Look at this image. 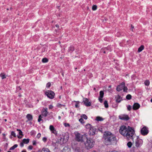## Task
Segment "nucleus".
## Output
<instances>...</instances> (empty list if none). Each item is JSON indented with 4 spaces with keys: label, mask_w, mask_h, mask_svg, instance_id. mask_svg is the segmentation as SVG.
<instances>
[{
    "label": "nucleus",
    "mask_w": 152,
    "mask_h": 152,
    "mask_svg": "<svg viewBox=\"0 0 152 152\" xmlns=\"http://www.w3.org/2000/svg\"><path fill=\"white\" fill-rule=\"evenodd\" d=\"M22 152H26L25 150H23Z\"/></svg>",
    "instance_id": "62"
},
{
    "label": "nucleus",
    "mask_w": 152,
    "mask_h": 152,
    "mask_svg": "<svg viewBox=\"0 0 152 152\" xmlns=\"http://www.w3.org/2000/svg\"><path fill=\"white\" fill-rule=\"evenodd\" d=\"M0 76L1 77L2 79H3L6 78V76L3 73H1L0 75Z\"/></svg>",
    "instance_id": "25"
},
{
    "label": "nucleus",
    "mask_w": 152,
    "mask_h": 152,
    "mask_svg": "<svg viewBox=\"0 0 152 152\" xmlns=\"http://www.w3.org/2000/svg\"><path fill=\"white\" fill-rule=\"evenodd\" d=\"M96 131V129L94 127H92L89 130V133L90 135H94L95 134Z\"/></svg>",
    "instance_id": "14"
},
{
    "label": "nucleus",
    "mask_w": 152,
    "mask_h": 152,
    "mask_svg": "<svg viewBox=\"0 0 152 152\" xmlns=\"http://www.w3.org/2000/svg\"><path fill=\"white\" fill-rule=\"evenodd\" d=\"M148 132V130L146 127H143L141 130V134L143 135H147Z\"/></svg>",
    "instance_id": "8"
},
{
    "label": "nucleus",
    "mask_w": 152,
    "mask_h": 152,
    "mask_svg": "<svg viewBox=\"0 0 152 152\" xmlns=\"http://www.w3.org/2000/svg\"><path fill=\"white\" fill-rule=\"evenodd\" d=\"M50 129L51 131H52L54 130V129H55V128L53 126L50 125Z\"/></svg>",
    "instance_id": "39"
},
{
    "label": "nucleus",
    "mask_w": 152,
    "mask_h": 152,
    "mask_svg": "<svg viewBox=\"0 0 152 152\" xmlns=\"http://www.w3.org/2000/svg\"><path fill=\"white\" fill-rule=\"evenodd\" d=\"M140 107V105L138 103H135L133 106V108L134 110H137Z\"/></svg>",
    "instance_id": "15"
},
{
    "label": "nucleus",
    "mask_w": 152,
    "mask_h": 152,
    "mask_svg": "<svg viewBox=\"0 0 152 152\" xmlns=\"http://www.w3.org/2000/svg\"><path fill=\"white\" fill-rule=\"evenodd\" d=\"M24 143L22 141L20 143V145L21 147H23V146Z\"/></svg>",
    "instance_id": "51"
},
{
    "label": "nucleus",
    "mask_w": 152,
    "mask_h": 152,
    "mask_svg": "<svg viewBox=\"0 0 152 152\" xmlns=\"http://www.w3.org/2000/svg\"><path fill=\"white\" fill-rule=\"evenodd\" d=\"M76 140L78 141L85 142V140L86 139V136L82 135L79 133L75 135Z\"/></svg>",
    "instance_id": "5"
},
{
    "label": "nucleus",
    "mask_w": 152,
    "mask_h": 152,
    "mask_svg": "<svg viewBox=\"0 0 152 152\" xmlns=\"http://www.w3.org/2000/svg\"><path fill=\"white\" fill-rule=\"evenodd\" d=\"M79 121L82 124L84 123V120L82 118H80L79 119Z\"/></svg>",
    "instance_id": "41"
},
{
    "label": "nucleus",
    "mask_w": 152,
    "mask_h": 152,
    "mask_svg": "<svg viewBox=\"0 0 152 152\" xmlns=\"http://www.w3.org/2000/svg\"><path fill=\"white\" fill-rule=\"evenodd\" d=\"M41 152H50V151L48 148H43L42 149Z\"/></svg>",
    "instance_id": "22"
},
{
    "label": "nucleus",
    "mask_w": 152,
    "mask_h": 152,
    "mask_svg": "<svg viewBox=\"0 0 152 152\" xmlns=\"http://www.w3.org/2000/svg\"><path fill=\"white\" fill-rule=\"evenodd\" d=\"M42 118V116L41 115H40L39 116V118L38 119V121L39 122H40L41 121H42V120L41 119V118Z\"/></svg>",
    "instance_id": "38"
},
{
    "label": "nucleus",
    "mask_w": 152,
    "mask_h": 152,
    "mask_svg": "<svg viewBox=\"0 0 152 152\" xmlns=\"http://www.w3.org/2000/svg\"><path fill=\"white\" fill-rule=\"evenodd\" d=\"M51 85V84L50 82L48 83H47L46 87H47L49 88L50 86Z\"/></svg>",
    "instance_id": "44"
},
{
    "label": "nucleus",
    "mask_w": 152,
    "mask_h": 152,
    "mask_svg": "<svg viewBox=\"0 0 152 152\" xmlns=\"http://www.w3.org/2000/svg\"><path fill=\"white\" fill-rule=\"evenodd\" d=\"M42 140L45 142H46L47 140V139L46 137H44L42 139Z\"/></svg>",
    "instance_id": "50"
},
{
    "label": "nucleus",
    "mask_w": 152,
    "mask_h": 152,
    "mask_svg": "<svg viewBox=\"0 0 152 152\" xmlns=\"http://www.w3.org/2000/svg\"><path fill=\"white\" fill-rule=\"evenodd\" d=\"M128 128L124 125L122 126L119 129V132L124 137H126Z\"/></svg>",
    "instance_id": "6"
},
{
    "label": "nucleus",
    "mask_w": 152,
    "mask_h": 152,
    "mask_svg": "<svg viewBox=\"0 0 152 152\" xmlns=\"http://www.w3.org/2000/svg\"><path fill=\"white\" fill-rule=\"evenodd\" d=\"M86 127L87 129H89V130L92 127L90 124H86Z\"/></svg>",
    "instance_id": "26"
},
{
    "label": "nucleus",
    "mask_w": 152,
    "mask_h": 152,
    "mask_svg": "<svg viewBox=\"0 0 152 152\" xmlns=\"http://www.w3.org/2000/svg\"><path fill=\"white\" fill-rule=\"evenodd\" d=\"M126 98L127 99L130 100L131 99L132 96H131V95L130 94H128L126 96Z\"/></svg>",
    "instance_id": "33"
},
{
    "label": "nucleus",
    "mask_w": 152,
    "mask_h": 152,
    "mask_svg": "<svg viewBox=\"0 0 152 152\" xmlns=\"http://www.w3.org/2000/svg\"><path fill=\"white\" fill-rule=\"evenodd\" d=\"M11 136H12L14 137H16V136L15 134L13 131H12L11 132Z\"/></svg>",
    "instance_id": "40"
},
{
    "label": "nucleus",
    "mask_w": 152,
    "mask_h": 152,
    "mask_svg": "<svg viewBox=\"0 0 152 152\" xmlns=\"http://www.w3.org/2000/svg\"><path fill=\"white\" fill-rule=\"evenodd\" d=\"M123 91L124 92H127L128 88L126 87L125 86L123 87Z\"/></svg>",
    "instance_id": "36"
},
{
    "label": "nucleus",
    "mask_w": 152,
    "mask_h": 152,
    "mask_svg": "<svg viewBox=\"0 0 152 152\" xmlns=\"http://www.w3.org/2000/svg\"><path fill=\"white\" fill-rule=\"evenodd\" d=\"M64 125L65 127L70 126V125L68 123H65Z\"/></svg>",
    "instance_id": "49"
},
{
    "label": "nucleus",
    "mask_w": 152,
    "mask_h": 152,
    "mask_svg": "<svg viewBox=\"0 0 152 152\" xmlns=\"http://www.w3.org/2000/svg\"><path fill=\"white\" fill-rule=\"evenodd\" d=\"M77 103L75 105V107L76 108L78 107H79V106L78 105V104H79L80 102L79 101H77L76 102Z\"/></svg>",
    "instance_id": "46"
},
{
    "label": "nucleus",
    "mask_w": 152,
    "mask_h": 152,
    "mask_svg": "<svg viewBox=\"0 0 152 152\" xmlns=\"http://www.w3.org/2000/svg\"><path fill=\"white\" fill-rule=\"evenodd\" d=\"M95 120L98 121H103L104 119L100 116H97L96 117Z\"/></svg>",
    "instance_id": "19"
},
{
    "label": "nucleus",
    "mask_w": 152,
    "mask_h": 152,
    "mask_svg": "<svg viewBox=\"0 0 152 152\" xmlns=\"http://www.w3.org/2000/svg\"><path fill=\"white\" fill-rule=\"evenodd\" d=\"M17 131L19 132V133L20 135H22V136H23V132H22V131L20 130L17 129Z\"/></svg>",
    "instance_id": "34"
},
{
    "label": "nucleus",
    "mask_w": 152,
    "mask_h": 152,
    "mask_svg": "<svg viewBox=\"0 0 152 152\" xmlns=\"http://www.w3.org/2000/svg\"><path fill=\"white\" fill-rule=\"evenodd\" d=\"M83 102L86 106L89 107L91 105V102L88 101V99L87 98H83Z\"/></svg>",
    "instance_id": "11"
},
{
    "label": "nucleus",
    "mask_w": 152,
    "mask_h": 152,
    "mask_svg": "<svg viewBox=\"0 0 152 152\" xmlns=\"http://www.w3.org/2000/svg\"><path fill=\"white\" fill-rule=\"evenodd\" d=\"M23 136H18V137L19 138H21Z\"/></svg>",
    "instance_id": "57"
},
{
    "label": "nucleus",
    "mask_w": 152,
    "mask_h": 152,
    "mask_svg": "<svg viewBox=\"0 0 152 152\" xmlns=\"http://www.w3.org/2000/svg\"><path fill=\"white\" fill-rule=\"evenodd\" d=\"M144 46L143 45H142L138 49L137 52L138 53H140L142 51V50L144 49Z\"/></svg>",
    "instance_id": "21"
},
{
    "label": "nucleus",
    "mask_w": 152,
    "mask_h": 152,
    "mask_svg": "<svg viewBox=\"0 0 152 152\" xmlns=\"http://www.w3.org/2000/svg\"><path fill=\"white\" fill-rule=\"evenodd\" d=\"M125 86V83L124 82H122L120 85L118 86L116 88V90L118 91H120L122 90L123 87Z\"/></svg>",
    "instance_id": "10"
},
{
    "label": "nucleus",
    "mask_w": 152,
    "mask_h": 152,
    "mask_svg": "<svg viewBox=\"0 0 152 152\" xmlns=\"http://www.w3.org/2000/svg\"><path fill=\"white\" fill-rule=\"evenodd\" d=\"M51 132H52V133H53V134H55L56 135L57 134V131H56L55 129H54V130H53L51 131Z\"/></svg>",
    "instance_id": "43"
},
{
    "label": "nucleus",
    "mask_w": 152,
    "mask_h": 152,
    "mask_svg": "<svg viewBox=\"0 0 152 152\" xmlns=\"http://www.w3.org/2000/svg\"><path fill=\"white\" fill-rule=\"evenodd\" d=\"M127 145L129 148H131L132 145V143L130 142H129L127 143Z\"/></svg>",
    "instance_id": "35"
},
{
    "label": "nucleus",
    "mask_w": 152,
    "mask_h": 152,
    "mask_svg": "<svg viewBox=\"0 0 152 152\" xmlns=\"http://www.w3.org/2000/svg\"><path fill=\"white\" fill-rule=\"evenodd\" d=\"M115 98H116V101L118 103L120 102L122 100V98L119 95H118Z\"/></svg>",
    "instance_id": "16"
},
{
    "label": "nucleus",
    "mask_w": 152,
    "mask_h": 152,
    "mask_svg": "<svg viewBox=\"0 0 152 152\" xmlns=\"http://www.w3.org/2000/svg\"><path fill=\"white\" fill-rule=\"evenodd\" d=\"M48 61V59L46 58H45L42 59V61L43 63H46Z\"/></svg>",
    "instance_id": "29"
},
{
    "label": "nucleus",
    "mask_w": 152,
    "mask_h": 152,
    "mask_svg": "<svg viewBox=\"0 0 152 152\" xmlns=\"http://www.w3.org/2000/svg\"><path fill=\"white\" fill-rule=\"evenodd\" d=\"M81 117L82 118H83L85 119H87V116L85 114H83L81 116Z\"/></svg>",
    "instance_id": "32"
},
{
    "label": "nucleus",
    "mask_w": 152,
    "mask_h": 152,
    "mask_svg": "<svg viewBox=\"0 0 152 152\" xmlns=\"http://www.w3.org/2000/svg\"><path fill=\"white\" fill-rule=\"evenodd\" d=\"M110 47H107L105 48L104 49H101L100 51L102 52V51L103 50H105L106 51L107 50H110V51H111V50H110Z\"/></svg>",
    "instance_id": "24"
},
{
    "label": "nucleus",
    "mask_w": 152,
    "mask_h": 152,
    "mask_svg": "<svg viewBox=\"0 0 152 152\" xmlns=\"http://www.w3.org/2000/svg\"><path fill=\"white\" fill-rule=\"evenodd\" d=\"M111 85H110L108 87L109 88H111Z\"/></svg>",
    "instance_id": "61"
},
{
    "label": "nucleus",
    "mask_w": 152,
    "mask_h": 152,
    "mask_svg": "<svg viewBox=\"0 0 152 152\" xmlns=\"http://www.w3.org/2000/svg\"><path fill=\"white\" fill-rule=\"evenodd\" d=\"M104 95V91H100L99 92V97H100V98H102L103 97Z\"/></svg>",
    "instance_id": "23"
},
{
    "label": "nucleus",
    "mask_w": 152,
    "mask_h": 152,
    "mask_svg": "<svg viewBox=\"0 0 152 152\" xmlns=\"http://www.w3.org/2000/svg\"><path fill=\"white\" fill-rule=\"evenodd\" d=\"M26 118L28 121H31L33 119V116L32 115L30 114H28L26 116Z\"/></svg>",
    "instance_id": "18"
},
{
    "label": "nucleus",
    "mask_w": 152,
    "mask_h": 152,
    "mask_svg": "<svg viewBox=\"0 0 152 152\" xmlns=\"http://www.w3.org/2000/svg\"><path fill=\"white\" fill-rule=\"evenodd\" d=\"M62 152H70V149L67 147L65 146L62 150Z\"/></svg>",
    "instance_id": "17"
},
{
    "label": "nucleus",
    "mask_w": 152,
    "mask_h": 152,
    "mask_svg": "<svg viewBox=\"0 0 152 152\" xmlns=\"http://www.w3.org/2000/svg\"><path fill=\"white\" fill-rule=\"evenodd\" d=\"M85 140H86V141L85 142V144L86 148L87 149H89L94 146V142L93 140L88 139L86 137V139H85Z\"/></svg>",
    "instance_id": "3"
},
{
    "label": "nucleus",
    "mask_w": 152,
    "mask_h": 152,
    "mask_svg": "<svg viewBox=\"0 0 152 152\" xmlns=\"http://www.w3.org/2000/svg\"><path fill=\"white\" fill-rule=\"evenodd\" d=\"M48 109L47 108H43L42 111V115L45 117H46L47 116L48 113V112L47 111Z\"/></svg>",
    "instance_id": "13"
},
{
    "label": "nucleus",
    "mask_w": 152,
    "mask_h": 152,
    "mask_svg": "<svg viewBox=\"0 0 152 152\" xmlns=\"http://www.w3.org/2000/svg\"><path fill=\"white\" fill-rule=\"evenodd\" d=\"M150 81L148 80H146L144 82V84L146 86H148L150 84Z\"/></svg>",
    "instance_id": "27"
},
{
    "label": "nucleus",
    "mask_w": 152,
    "mask_h": 152,
    "mask_svg": "<svg viewBox=\"0 0 152 152\" xmlns=\"http://www.w3.org/2000/svg\"><path fill=\"white\" fill-rule=\"evenodd\" d=\"M127 109L128 110L130 111L132 107L130 105H129L127 107Z\"/></svg>",
    "instance_id": "45"
},
{
    "label": "nucleus",
    "mask_w": 152,
    "mask_h": 152,
    "mask_svg": "<svg viewBox=\"0 0 152 152\" xmlns=\"http://www.w3.org/2000/svg\"><path fill=\"white\" fill-rule=\"evenodd\" d=\"M69 138V135L67 134L64 133L62 135H60V138L58 140V143L61 145H63L68 141Z\"/></svg>",
    "instance_id": "2"
},
{
    "label": "nucleus",
    "mask_w": 152,
    "mask_h": 152,
    "mask_svg": "<svg viewBox=\"0 0 152 152\" xmlns=\"http://www.w3.org/2000/svg\"><path fill=\"white\" fill-rule=\"evenodd\" d=\"M134 132L133 129L129 126L128 127V130L127 131L126 137L128 139H129L130 138H132V136L134 134Z\"/></svg>",
    "instance_id": "4"
},
{
    "label": "nucleus",
    "mask_w": 152,
    "mask_h": 152,
    "mask_svg": "<svg viewBox=\"0 0 152 152\" xmlns=\"http://www.w3.org/2000/svg\"><path fill=\"white\" fill-rule=\"evenodd\" d=\"M119 118L122 120L128 121L129 120V118L128 115H122L119 116Z\"/></svg>",
    "instance_id": "9"
},
{
    "label": "nucleus",
    "mask_w": 152,
    "mask_h": 152,
    "mask_svg": "<svg viewBox=\"0 0 152 152\" xmlns=\"http://www.w3.org/2000/svg\"><path fill=\"white\" fill-rule=\"evenodd\" d=\"M53 106L52 105H50L49 106V109H52L53 108Z\"/></svg>",
    "instance_id": "53"
},
{
    "label": "nucleus",
    "mask_w": 152,
    "mask_h": 152,
    "mask_svg": "<svg viewBox=\"0 0 152 152\" xmlns=\"http://www.w3.org/2000/svg\"><path fill=\"white\" fill-rule=\"evenodd\" d=\"M131 30H132V31H133V29L134 28V26L132 25H131Z\"/></svg>",
    "instance_id": "55"
},
{
    "label": "nucleus",
    "mask_w": 152,
    "mask_h": 152,
    "mask_svg": "<svg viewBox=\"0 0 152 152\" xmlns=\"http://www.w3.org/2000/svg\"><path fill=\"white\" fill-rule=\"evenodd\" d=\"M106 51L105 50H103L102 51V52H103V53H106Z\"/></svg>",
    "instance_id": "58"
},
{
    "label": "nucleus",
    "mask_w": 152,
    "mask_h": 152,
    "mask_svg": "<svg viewBox=\"0 0 152 152\" xmlns=\"http://www.w3.org/2000/svg\"><path fill=\"white\" fill-rule=\"evenodd\" d=\"M56 26L57 27V28H59V25L58 24H56Z\"/></svg>",
    "instance_id": "60"
},
{
    "label": "nucleus",
    "mask_w": 152,
    "mask_h": 152,
    "mask_svg": "<svg viewBox=\"0 0 152 152\" xmlns=\"http://www.w3.org/2000/svg\"><path fill=\"white\" fill-rule=\"evenodd\" d=\"M74 50V48L73 46H70L69 48L68 51H73Z\"/></svg>",
    "instance_id": "31"
},
{
    "label": "nucleus",
    "mask_w": 152,
    "mask_h": 152,
    "mask_svg": "<svg viewBox=\"0 0 152 152\" xmlns=\"http://www.w3.org/2000/svg\"><path fill=\"white\" fill-rule=\"evenodd\" d=\"M99 100L100 102H101V103L102 102L103 100L102 99V98H100V97H99Z\"/></svg>",
    "instance_id": "52"
},
{
    "label": "nucleus",
    "mask_w": 152,
    "mask_h": 152,
    "mask_svg": "<svg viewBox=\"0 0 152 152\" xmlns=\"http://www.w3.org/2000/svg\"><path fill=\"white\" fill-rule=\"evenodd\" d=\"M18 96L20 97L22 96V95L20 93H19V95H18Z\"/></svg>",
    "instance_id": "59"
},
{
    "label": "nucleus",
    "mask_w": 152,
    "mask_h": 152,
    "mask_svg": "<svg viewBox=\"0 0 152 152\" xmlns=\"http://www.w3.org/2000/svg\"><path fill=\"white\" fill-rule=\"evenodd\" d=\"M18 145L17 144L15 145H14L13 146H12L10 148V150H11L14 149L15 148H17L18 147Z\"/></svg>",
    "instance_id": "28"
},
{
    "label": "nucleus",
    "mask_w": 152,
    "mask_h": 152,
    "mask_svg": "<svg viewBox=\"0 0 152 152\" xmlns=\"http://www.w3.org/2000/svg\"><path fill=\"white\" fill-rule=\"evenodd\" d=\"M105 144L107 145H114L116 144L117 140L115 136L109 132H105L103 135Z\"/></svg>",
    "instance_id": "1"
},
{
    "label": "nucleus",
    "mask_w": 152,
    "mask_h": 152,
    "mask_svg": "<svg viewBox=\"0 0 152 152\" xmlns=\"http://www.w3.org/2000/svg\"><path fill=\"white\" fill-rule=\"evenodd\" d=\"M143 141L141 140H137L136 141L135 146L137 147H138L141 145L142 144Z\"/></svg>",
    "instance_id": "12"
},
{
    "label": "nucleus",
    "mask_w": 152,
    "mask_h": 152,
    "mask_svg": "<svg viewBox=\"0 0 152 152\" xmlns=\"http://www.w3.org/2000/svg\"><path fill=\"white\" fill-rule=\"evenodd\" d=\"M33 147L32 145H29L28 147V149L29 150H32L33 148Z\"/></svg>",
    "instance_id": "48"
},
{
    "label": "nucleus",
    "mask_w": 152,
    "mask_h": 152,
    "mask_svg": "<svg viewBox=\"0 0 152 152\" xmlns=\"http://www.w3.org/2000/svg\"><path fill=\"white\" fill-rule=\"evenodd\" d=\"M45 94L49 98L53 99L54 98L55 93L52 91L48 90L45 92Z\"/></svg>",
    "instance_id": "7"
},
{
    "label": "nucleus",
    "mask_w": 152,
    "mask_h": 152,
    "mask_svg": "<svg viewBox=\"0 0 152 152\" xmlns=\"http://www.w3.org/2000/svg\"><path fill=\"white\" fill-rule=\"evenodd\" d=\"M104 104L105 108H107L108 107V105L107 103V102L105 100L104 102Z\"/></svg>",
    "instance_id": "30"
},
{
    "label": "nucleus",
    "mask_w": 152,
    "mask_h": 152,
    "mask_svg": "<svg viewBox=\"0 0 152 152\" xmlns=\"http://www.w3.org/2000/svg\"><path fill=\"white\" fill-rule=\"evenodd\" d=\"M41 136V134L40 133H39L37 136V137L39 139Z\"/></svg>",
    "instance_id": "47"
},
{
    "label": "nucleus",
    "mask_w": 152,
    "mask_h": 152,
    "mask_svg": "<svg viewBox=\"0 0 152 152\" xmlns=\"http://www.w3.org/2000/svg\"><path fill=\"white\" fill-rule=\"evenodd\" d=\"M30 140L29 139H24L22 141L24 144H28Z\"/></svg>",
    "instance_id": "20"
},
{
    "label": "nucleus",
    "mask_w": 152,
    "mask_h": 152,
    "mask_svg": "<svg viewBox=\"0 0 152 152\" xmlns=\"http://www.w3.org/2000/svg\"><path fill=\"white\" fill-rule=\"evenodd\" d=\"M91 152H96L95 151H92Z\"/></svg>",
    "instance_id": "64"
},
{
    "label": "nucleus",
    "mask_w": 152,
    "mask_h": 152,
    "mask_svg": "<svg viewBox=\"0 0 152 152\" xmlns=\"http://www.w3.org/2000/svg\"><path fill=\"white\" fill-rule=\"evenodd\" d=\"M57 106L58 107H61L62 106H63L64 107L65 106V105H64L61 104H57Z\"/></svg>",
    "instance_id": "42"
},
{
    "label": "nucleus",
    "mask_w": 152,
    "mask_h": 152,
    "mask_svg": "<svg viewBox=\"0 0 152 152\" xmlns=\"http://www.w3.org/2000/svg\"><path fill=\"white\" fill-rule=\"evenodd\" d=\"M97 9V6L96 5H94L92 7V10H95Z\"/></svg>",
    "instance_id": "37"
},
{
    "label": "nucleus",
    "mask_w": 152,
    "mask_h": 152,
    "mask_svg": "<svg viewBox=\"0 0 152 152\" xmlns=\"http://www.w3.org/2000/svg\"><path fill=\"white\" fill-rule=\"evenodd\" d=\"M17 90L19 89V90H20L21 89V88L20 87V86H18L17 88Z\"/></svg>",
    "instance_id": "56"
},
{
    "label": "nucleus",
    "mask_w": 152,
    "mask_h": 152,
    "mask_svg": "<svg viewBox=\"0 0 152 152\" xmlns=\"http://www.w3.org/2000/svg\"><path fill=\"white\" fill-rule=\"evenodd\" d=\"M58 118L59 119H60L61 118V117L60 116H59Z\"/></svg>",
    "instance_id": "63"
},
{
    "label": "nucleus",
    "mask_w": 152,
    "mask_h": 152,
    "mask_svg": "<svg viewBox=\"0 0 152 152\" xmlns=\"http://www.w3.org/2000/svg\"><path fill=\"white\" fill-rule=\"evenodd\" d=\"M36 142L35 140H34L33 141V145H36Z\"/></svg>",
    "instance_id": "54"
}]
</instances>
